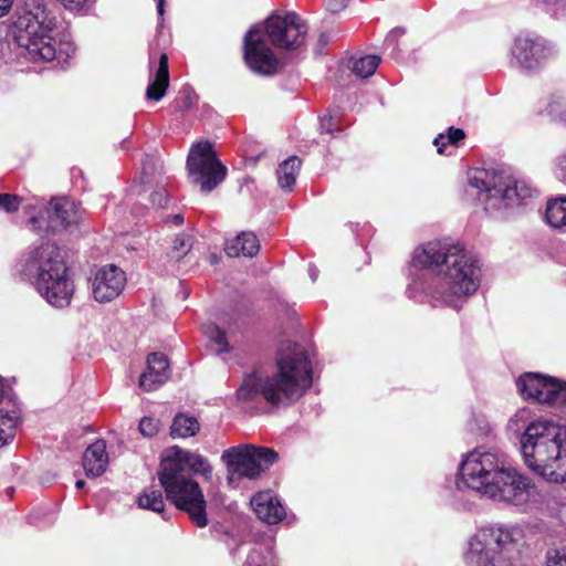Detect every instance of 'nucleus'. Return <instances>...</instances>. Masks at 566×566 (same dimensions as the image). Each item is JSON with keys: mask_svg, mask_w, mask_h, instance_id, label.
Wrapping results in <instances>:
<instances>
[{"mask_svg": "<svg viewBox=\"0 0 566 566\" xmlns=\"http://www.w3.org/2000/svg\"><path fill=\"white\" fill-rule=\"evenodd\" d=\"M412 264L436 273L424 286V293L434 304L459 310L460 300L475 293L480 285L479 261L461 244L448 239L416 248Z\"/></svg>", "mask_w": 566, "mask_h": 566, "instance_id": "1", "label": "nucleus"}, {"mask_svg": "<svg viewBox=\"0 0 566 566\" xmlns=\"http://www.w3.org/2000/svg\"><path fill=\"white\" fill-rule=\"evenodd\" d=\"M465 486L493 501L522 506L535 503L539 492L533 481L506 465L502 453L475 449L460 464Z\"/></svg>", "mask_w": 566, "mask_h": 566, "instance_id": "2", "label": "nucleus"}, {"mask_svg": "<svg viewBox=\"0 0 566 566\" xmlns=\"http://www.w3.org/2000/svg\"><path fill=\"white\" fill-rule=\"evenodd\" d=\"M276 367L270 376L248 375L237 390L238 399L263 398L273 407H287L301 399L312 385V366L305 350L291 342L282 344Z\"/></svg>", "mask_w": 566, "mask_h": 566, "instance_id": "3", "label": "nucleus"}, {"mask_svg": "<svg viewBox=\"0 0 566 566\" xmlns=\"http://www.w3.org/2000/svg\"><path fill=\"white\" fill-rule=\"evenodd\" d=\"M307 27L294 12L270 17L263 27H253L244 36V61L251 71L271 75L277 71L279 60L268 44L285 50L300 48L305 40Z\"/></svg>", "mask_w": 566, "mask_h": 566, "instance_id": "4", "label": "nucleus"}, {"mask_svg": "<svg viewBox=\"0 0 566 566\" xmlns=\"http://www.w3.org/2000/svg\"><path fill=\"white\" fill-rule=\"evenodd\" d=\"M521 452L537 475L554 483L566 481V427L549 420L532 421L521 438Z\"/></svg>", "mask_w": 566, "mask_h": 566, "instance_id": "5", "label": "nucleus"}, {"mask_svg": "<svg viewBox=\"0 0 566 566\" xmlns=\"http://www.w3.org/2000/svg\"><path fill=\"white\" fill-rule=\"evenodd\" d=\"M21 271L34 280L36 291L50 305L63 308L71 304L74 283L63 251L55 243L44 242L32 249Z\"/></svg>", "mask_w": 566, "mask_h": 566, "instance_id": "6", "label": "nucleus"}, {"mask_svg": "<svg viewBox=\"0 0 566 566\" xmlns=\"http://www.w3.org/2000/svg\"><path fill=\"white\" fill-rule=\"evenodd\" d=\"M14 41L33 61L64 64L75 53L72 41L57 36L55 19L44 9L25 11L14 22Z\"/></svg>", "mask_w": 566, "mask_h": 566, "instance_id": "7", "label": "nucleus"}, {"mask_svg": "<svg viewBox=\"0 0 566 566\" xmlns=\"http://www.w3.org/2000/svg\"><path fill=\"white\" fill-rule=\"evenodd\" d=\"M464 558L468 566H513L520 549L511 532L483 527L471 536Z\"/></svg>", "mask_w": 566, "mask_h": 566, "instance_id": "8", "label": "nucleus"}, {"mask_svg": "<svg viewBox=\"0 0 566 566\" xmlns=\"http://www.w3.org/2000/svg\"><path fill=\"white\" fill-rule=\"evenodd\" d=\"M479 190L478 199L486 211L512 208L531 198L533 190L524 181L491 170H475L469 178Z\"/></svg>", "mask_w": 566, "mask_h": 566, "instance_id": "9", "label": "nucleus"}, {"mask_svg": "<svg viewBox=\"0 0 566 566\" xmlns=\"http://www.w3.org/2000/svg\"><path fill=\"white\" fill-rule=\"evenodd\" d=\"M158 479L167 500L178 510L186 512L196 526H207V502L201 488L192 475L179 473L169 464L168 468L160 465Z\"/></svg>", "mask_w": 566, "mask_h": 566, "instance_id": "10", "label": "nucleus"}, {"mask_svg": "<svg viewBox=\"0 0 566 566\" xmlns=\"http://www.w3.org/2000/svg\"><path fill=\"white\" fill-rule=\"evenodd\" d=\"M279 454L265 447L242 444L223 451L221 459L227 464L228 481L234 483L243 478L256 479L276 462Z\"/></svg>", "mask_w": 566, "mask_h": 566, "instance_id": "11", "label": "nucleus"}, {"mask_svg": "<svg viewBox=\"0 0 566 566\" xmlns=\"http://www.w3.org/2000/svg\"><path fill=\"white\" fill-rule=\"evenodd\" d=\"M187 168L191 182L205 192L212 191L227 176L226 166L217 158L209 142H199L191 147Z\"/></svg>", "mask_w": 566, "mask_h": 566, "instance_id": "12", "label": "nucleus"}, {"mask_svg": "<svg viewBox=\"0 0 566 566\" xmlns=\"http://www.w3.org/2000/svg\"><path fill=\"white\" fill-rule=\"evenodd\" d=\"M558 381L537 373H525L516 380V387L526 400L555 403Z\"/></svg>", "mask_w": 566, "mask_h": 566, "instance_id": "13", "label": "nucleus"}, {"mask_svg": "<svg viewBox=\"0 0 566 566\" xmlns=\"http://www.w3.org/2000/svg\"><path fill=\"white\" fill-rule=\"evenodd\" d=\"M126 275L114 264L98 269L92 281V294L99 303L111 302L124 290Z\"/></svg>", "mask_w": 566, "mask_h": 566, "instance_id": "14", "label": "nucleus"}, {"mask_svg": "<svg viewBox=\"0 0 566 566\" xmlns=\"http://www.w3.org/2000/svg\"><path fill=\"white\" fill-rule=\"evenodd\" d=\"M171 465L177 472L184 474L197 473L209 478L212 473V468L208 460L200 454L191 453L179 447H172L165 451L160 465L168 468Z\"/></svg>", "mask_w": 566, "mask_h": 566, "instance_id": "15", "label": "nucleus"}, {"mask_svg": "<svg viewBox=\"0 0 566 566\" xmlns=\"http://www.w3.org/2000/svg\"><path fill=\"white\" fill-rule=\"evenodd\" d=\"M49 227L53 230L67 229L80 222L82 213L77 203L69 198H56L48 207Z\"/></svg>", "mask_w": 566, "mask_h": 566, "instance_id": "16", "label": "nucleus"}, {"mask_svg": "<svg viewBox=\"0 0 566 566\" xmlns=\"http://www.w3.org/2000/svg\"><path fill=\"white\" fill-rule=\"evenodd\" d=\"M170 377L167 357L161 353H151L147 357V369L139 377V387L153 391L164 385Z\"/></svg>", "mask_w": 566, "mask_h": 566, "instance_id": "17", "label": "nucleus"}, {"mask_svg": "<svg viewBox=\"0 0 566 566\" xmlns=\"http://www.w3.org/2000/svg\"><path fill=\"white\" fill-rule=\"evenodd\" d=\"M547 51L542 42L528 36L516 38L512 48V54L520 66L527 70L538 66L541 61L547 56Z\"/></svg>", "mask_w": 566, "mask_h": 566, "instance_id": "18", "label": "nucleus"}, {"mask_svg": "<svg viewBox=\"0 0 566 566\" xmlns=\"http://www.w3.org/2000/svg\"><path fill=\"white\" fill-rule=\"evenodd\" d=\"M251 505L256 516L266 524H276L285 516V510L279 497L271 491L256 493Z\"/></svg>", "mask_w": 566, "mask_h": 566, "instance_id": "19", "label": "nucleus"}, {"mask_svg": "<svg viewBox=\"0 0 566 566\" xmlns=\"http://www.w3.org/2000/svg\"><path fill=\"white\" fill-rule=\"evenodd\" d=\"M108 465V453L106 442L103 439L96 440L88 446L83 454V468L85 474L90 478L102 475Z\"/></svg>", "mask_w": 566, "mask_h": 566, "instance_id": "20", "label": "nucleus"}, {"mask_svg": "<svg viewBox=\"0 0 566 566\" xmlns=\"http://www.w3.org/2000/svg\"><path fill=\"white\" fill-rule=\"evenodd\" d=\"M18 415L11 400L4 396V386L0 381V448L9 444L15 437Z\"/></svg>", "mask_w": 566, "mask_h": 566, "instance_id": "21", "label": "nucleus"}, {"mask_svg": "<svg viewBox=\"0 0 566 566\" xmlns=\"http://www.w3.org/2000/svg\"><path fill=\"white\" fill-rule=\"evenodd\" d=\"M259 249V241L252 232L240 233L231 241H228L224 247V251L230 258H237L241 254L253 256L258 253Z\"/></svg>", "mask_w": 566, "mask_h": 566, "instance_id": "22", "label": "nucleus"}, {"mask_svg": "<svg viewBox=\"0 0 566 566\" xmlns=\"http://www.w3.org/2000/svg\"><path fill=\"white\" fill-rule=\"evenodd\" d=\"M169 85L168 56L161 54L154 80L147 86L146 96L148 99L159 101L166 94Z\"/></svg>", "mask_w": 566, "mask_h": 566, "instance_id": "23", "label": "nucleus"}, {"mask_svg": "<svg viewBox=\"0 0 566 566\" xmlns=\"http://www.w3.org/2000/svg\"><path fill=\"white\" fill-rule=\"evenodd\" d=\"M544 218L553 229L566 232V196L549 200L546 205Z\"/></svg>", "mask_w": 566, "mask_h": 566, "instance_id": "24", "label": "nucleus"}, {"mask_svg": "<svg viewBox=\"0 0 566 566\" xmlns=\"http://www.w3.org/2000/svg\"><path fill=\"white\" fill-rule=\"evenodd\" d=\"M301 168V160L296 156L289 157L277 168V181L282 189L291 190L295 184Z\"/></svg>", "mask_w": 566, "mask_h": 566, "instance_id": "25", "label": "nucleus"}, {"mask_svg": "<svg viewBox=\"0 0 566 566\" xmlns=\"http://www.w3.org/2000/svg\"><path fill=\"white\" fill-rule=\"evenodd\" d=\"M380 57L378 55L352 56L348 61L350 71L360 78L371 76L378 67Z\"/></svg>", "mask_w": 566, "mask_h": 566, "instance_id": "26", "label": "nucleus"}, {"mask_svg": "<svg viewBox=\"0 0 566 566\" xmlns=\"http://www.w3.org/2000/svg\"><path fill=\"white\" fill-rule=\"evenodd\" d=\"M199 429L200 424L195 417L180 413L174 418L170 434L172 438H188L196 436Z\"/></svg>", "mask_w": 566, "mask_h": 566, "instance_id": "27", "label": "nucleus"}, {"mask_svg": "<svg viewBox=\"0 0 566 566\" xmlns=\"http://www.w3.org/2000/svg\"><path fill=\"white\" fill-rule=\"evenodd\" d=\"M138 506L163 514L165 511V501L163 493L158 489H147L138 496Z\"/></svg>", "mask_w": 566, "mask_h": 566, "instance_id": "28", "label": "nucleus"}, {"mask_svg": "<svg viewBox=\"0 0 566 566\" xmlns=\"http://www.w3.org/2000/svg\"><path fill=\"white\" fill-rule=\"evenodd\" d=\"M243 566H274V555L270 546H258L253 548Z\"/></svg>", "mask_w": 566, "mask_h": 566, "instance_id": "29", "label": "nucleus"}, {"mask_svg": "<svg viewBox=\"0 0 566 566\" xmlns=\"http://www.w3.org/2000/svg\"><path fill=\"white\" fill-rule=\"evenodd\" d=\"M205 334L214 345V350L218 354L229 352L226 334L220 329V327L214 324H209L205 327Z\"/></svg>", "mask_w": 566, "mask_h": 566, "instance_id": "30", "label": "nucleus"}, {"mask_svg": "<svg viewBox=\"0 0 566 566\" xmlns=\"http://www.w3.org/2000/svg\"><path fill=\"white\" fill-rule=\"evenodd\" d=\"M548 14L560 19L566 17V0H535Z\"/></svg>", "mask_w": 566, "mask_h": 566, "instance_id": "31", "label": "nucleus"}, {"mask_svg": "<svg viewBox=\"0 0 566 566\" xmlns=\"http://www.w3.org/2000/svg\"><path fill=\"white\" fill-rule=\"evenodd\" d=\"M464 132L460 128L450 127L448 133L440 134L433 142V144L438 147V153L443 151V147L447 144L455 145L459 140L464 138Z\"/></svg>", "mask_w": 566, "mask_h": 566, "instance_id": "32", "label": "nucleus"}, {"mask_svg": "<svg viewBox=\"0 0 566 566\" xmlns=\"http://www.w3.org/2000/svg\"><path fill=\"white\" fill-rule=\"evenodd\" d=\"M192 238L189 234H178L172 242V253L176 259H181L191 250Z\"/></svg>", "mask_w": 566, "mask_h": 566, "instance_id": "33", "label": "nucleus"}, {"mask_svg": "<svg viewBox=\"0 0 566 566\" xmlns=\"http://www.w3.org/2000/svg\"><path fill=\"white\" fill-rule=\"evenodd\" d=\"M546 112L554 120L566 125V102L563 98L552 99Z\"/></svg>", "mask_w": 566, "mask_h": 566, "instance_id": "34", "label": "nucleus"}, {"mask_svg": "<svg viewBox=\"0 0 566 566\" xmlns=\"http://www.w3.org/2000/svg\"><path fill=\"white\" fill-rule=\"evenodd\" d=\"M159 430V421L150 418L144 417L139 422V431L144 437H154Z\"/></svg>", "mask_w": 566, "mask_h": 566, "instance_id": "35", "label": "nucleus"}, {"mask_svg": "<svg viewBox=\"0 0 566 566\" xmlns=\"http://www.w3.org/2000/svg\"><path fill=\"white\" fill-rule=\"evenodd\" d=\"M150 202L158 208H166L169 202V196L166 188L158 186L150 195Z\"/></svg>", "mask_w": 566, "mask_h": 566, "instance_id": "36", "label": "nucleus"}, {"mask_svg": "<svg viewBox=\"0 0 566 566\" xmlns=\"http://www.w3.org/2000/svg\"><path fill=\"white\" fill-rule=\"evenodd\" d=\"M20 205V199L15 195H0V210H4L7 212H12L18 210Z\"/></svg>", "mask_w": 566, "mask_h": 566, "instance_id": "37", "label": "nucleus"}, {"mask_svg": "<svg viewBox=\"0 0 566 566\" xmlns=\"http://www.w3.org/2000/svg\"><path fill=\"white\" fill-rule=\"evenodd\" d=\"M547 566H566V547L547 553Z\"/></svg>", "mask_w": 566, "mask_h": 566, "instance_id": "38", "label": "nucleus"}, {"mask_svg": "<svg viewBox=\"0 0 566 566\" xmlns=\"http://www.w3.org/2000/svg\"><path fill=\"white\" fill-rule=\"evenodd\" d=\"M347 4L348 0H326L327 9L333 13L344 10Z\"/></svg>", "mask_w": 566, "mask_h": 566, "instance_id": "39", "label": "nucleus"}, {"mask_svg": "<svg viewBox=\"0 0 566 566\" xmlns=\"http://www.w3.org/2000/svg\"><path fill=\"white\" fill-rule=\"evenodd\" d=\"M319 128L323 133H328V134H332L336 129H338V127L333 122V117H331V116L322 118Z\"/></svg>", "mask_w": 566, "mask_h": 566, "instance_id": "40", "label": "nucleus"}, {"mask_svg": "<svg viewBox=\"0 0 566 566\" xmlns=\"http://www.w3.org/2000/svg\"><path fill=\"white\" fill-rule=\"evenodd\" d=\"M67 10L82 9L87 0H57Z\"/></svg>", "mask_w": 566, "mask_h": 566, "instance_id": "41", "label": "nucleus"}, {"mask_svg": "<svg viewBox=\"0 0 566 566\" xmlns=\"http://www.w3.org/2000/svg\"><path fill=\"white\" fill-rule=\"evenodd\" d=\"M558 177L566 182V151L557 159Z\"/></svg>", "mask_w": 566, "mask_h": 566, "instance_id": "42", "label": "nucleus"}, {"mask_svg": "<svg viewBox=\"0 0 566 566\" xmlns=\"http://www.w3.org/2000/svg\"><path fill=\"white\" fill-rule=\"evenodd\" d=\"M555 403L566 405V382L562 384L560 381H558Z\"/></svg>", "mask_w": 566, "mask_h": 566, "instance_id": "43", "label": "nucleus"}, {"mask_svg": "<svg viewBox=\"0 0 566 566\" xmlns=\"http://www.w3.org/2000/svg\"><path fill=\"white\" fill-rule=\"evenodd\" d=\"M13 0H0V18L4 17L11 8Z\"/></svg>", "mask_w": 566, "mask_h": 566, "instance_id": "44", "label": "nucleus"}, {"mask_svg": "<svg viewBox=\"0 0 566 566\" xmlns=\"http://www.w3.org/2000/svg\"><path fill=\"white\" fill-rule=\"evenodd\" d=\"M165 0H159L157 4V11L159 15L164 14Z\"/></svg>", "mask_w": 566, "mask_h": 566, "instance_id": "45", "label": "nucleus"}, {"mask_svg": "<svg viewBox=\"0 0 566 566\" xmlns=\"http://www.w3.org/2000/svg\"><path fill=\"white\" fill-rule=\"evenodd\" d=\"M308 271H310V276H311L312 281L314 282L317 277V270L315 268L311 266Z\"/></svg>", "mask_w": 566, "mask_h": 566, "instance_id": "46", "label": "nucleus"}, {"mask_svg": "<svg viewBox=\"0 0 566 566\" xmlns=\"http://www.w3.org/2000/svg\"><path fill=\"white\" fill-rule=\"evenodd\" d=\"M174 220L177 223H182L184 222V217L181 214H176V216H174Z\"/></svg>", "mask_w": 566, "mask_h": 566, "instance_id": "47", "label": "nucleus"}, {"mask_svg": "<svg viewBox=\"0 0 566 566\" xmlns=\"http://www.w3.org/2000/svg\"><path fill=\"white\" fill-rule=\"evenodd\" d=\"M31 223L35 227V228H41V226L39 224V219L36 217H33L31 219Z\"/></svg>", "mask_w": 566, "mask_h": 566, "instance_id": "48", "label": "nucleus"}, {"mask_svg": "<svg viewBox=\"0 0 566 566\" xmlns=\"http://www.w3.org/2000/svg\"><path fill=\"white\" fill-rule=\"evenodd\" d=\"M84 485H85V482L83 480H77L76 483H75V486L77 489H82Z\"/></svg>", "mask_w": 566, "mask_h": 566, "instance_id": "49", "label": "nucleus"}, {"mask_svg": "<svg viewBox=\"0 0 566 566\" xmlns=\"http://www.w3.org/2000/svg\"><path fill=\"white\" fill-rule=\"evenodd\" d=\"M396 33L401 34V33H402V31H400V30H394V31H391L390 36H394Z\"/></svg>", "mask_w": 566, "mask_h": 566, "instance_id": "50", "label": "nucleus"}, {"mask_svg": "<svg viewBox=\"0 0 566 566\" xmlns=\"http://www.w3.org/2000/svg\"><path fill=\"white\" fill-rule=\"evenodd\" d=\"M210 259H211V263H217V261H218V259H217V256L214 254H212L210 256Z\"/></svg>", "mask_w": 566, "mask_h": 566, "instance_id": "51", "label": "nucleus"}]
</instances>
